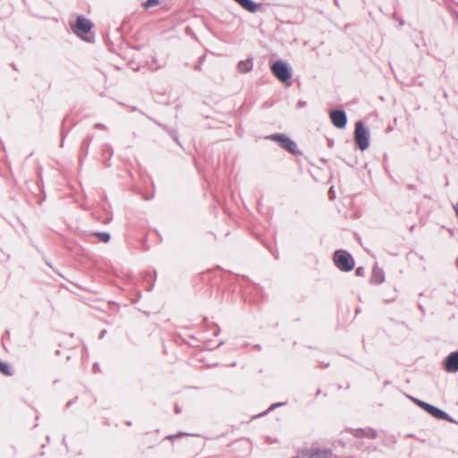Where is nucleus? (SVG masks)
Returning <instances> with one entry per match:
<instances>
[{"label": "nucleus", "instance_id": "1a4fd4ad", "mask_svg": "<svg viewBox=\"0 0 458 458\" xmlns=\"http://www.w3.org/2000/svg\"><path fill=\"white\" fill-rule=\"evenodd\" d=\"M330 118L334 125L337 128H344L346 125V115L343 111H333L330 114Z\"/></svg>", "mask_w": 458, "mask_h": 458}, {"label": "nucleus", "instance_id": "9d476101", "mask_svg": "<svg viewBox=\"0 0 458 458\" xmlns=\"http://www.w3.org/2000/svg\"><path fill=\"white\" fill-rule=\"evenodd\" d=\"M445 368L449 372H455L458 370V352H453L447 357Z\"/></svg>", "mask_w": 458, "mask_h": 458}, {"label": "nucleus", "instance_id": "ddd939ff", "mask_svg": "<svg viewBox=\"0 0 458 458\" xmlns=\"http://www.w3.org/2000/svg\"><path fill=\"white\" fill-rule=\"evenodd\" d=\"M99 238L102 242H107L110 239V236L107 233H99Z\"/></svg>", "mask_w": 458, "mask_h": 458}, {"label": "nucleus", "instance_id": "4468645a", "mask_svg": "<svg viewBox=\"0 0 458 458\" xmlns=\"http://www.w3.org/2000/svg\"><path fill=\"white\" fill-rule=\"evenodd\" d=\"M157 0H148L146 4H145V7L146 8H149L151 6H154V5H157Z\"/></svg>", "mask_w": 458, "mask_h": 458}, {"label": "nucleus", "instance_id": "f8f14e48", "mask_svg": "<svg viewBox=\"0 0 458 458\" xmlns=\"http://www.w3.org/2000/svg\"><path fill=\"white\" fill-rule=\"evenodd\" d=\"M0 371L5 375L11 374L9 366L6 363L1 362V361H0Z\"/></svg>", "mask_w": 458, "mask_h": 458}, {"label": "nucleus", "instance_id": "6e6552de", "mask_svg": "<svg viewBox=\"0 0 458 458\" xmlns=\"http://www.w3.org/2000/svg\"><path fill=\"white\" fill-rule=\"evenodd\" d=\"M331 453L327 450L310 448L302 451L297 458H330Z\"/></svg>", "mask_w": 458, "mask_h": 458}, {"label": "nucleus", "instance_id": "20e7f679", "mask_svg": "<svg viewBox=\"0 0 458 458\" xmlns=\"http://www.w3.org/2000/svg\"><path fill=\"white\" fill-rule=\"evenodd\" d=\"M272 72L275 76L281 81L285 82L290 80L292 73L289 66L283 61H276L273 64Z\"/></svg>", "mask_w": 458, "mask_h": 458}, {"label": "nucleus", "instance_id": "f03ea898", "mask_svg": "<svg viewBox=\"0 0 458 458\" xmlns=\"http://www.w3.org/2000/svg\"><path fill=\"white\" fill-rule=\"evenodd\" d=\"M335 263L339 269L344 271H351L354 267L352 257L344 250L335 251Z\"/></svg>", "mask_w": 458, "mask_h": 458}, {"label": "nucleus", "instance_id": "0eeeda50", "mask_svg": "<svg viewBox=\"0 0 458 458\" xmlns=\"http://www.w3.org/2000/svg\"><path fill=\"white\" fill-rule=\"evenodd\" d=\"M273 140L277 141L280 145L292 153H295L297 151V145L294 141H293L290 138L284 134H276L271 136Z\"/></svg>", "mask_w": 458, "mask_h": 458}, {"label": "nucleus", "instance_id": "f257e3e1", "mask_svg": "<svg viewBox=\"0 0 458 458\" xmlns=\"http://www.w3.org/2000/svg\"><path fill=\"white\" fill-rule=\"evenodd\" d=\"M92 27L93 24L89 20L79 16L76 20V23L72 27V30L74 33L83 40L91 42L93 39V37L90 34Z\"/></svg>", "mask_w": 458, "mask_h": 458}, {"label": "nucleus", "instance_id": "423d86ee", "mask_svg": "<svg viewBox=\"0 0 458 458\" xmlns=\"http://www.w3.org/2000/svg\"><path fill=\"white\" fill-rule=\"evenodd\" d=\"M411 400L418 405L420 406V408H422L423 410H425L427 412H428L430 415H432L433 417L437 418V419H446L447 418V414L439 410L438 408L431 405V404H428L425 402H422L419 399H416V398H411Z\"/></svg>", "mask_w": 458, "mask_h": 458}, {"label": "nucleus", "instance_id": "39448f33", "mask_svg": "<svg viewBox=\"0 0 458 458\" xmlns=\"http://www.w3.org/2000/svg\"><path fill=\"white\" fill-rule=\"evenodd\" d=\"M411 400L418 405L420 406V408H422L423 410H425L427 412H428L430 415H432L433 417L437 418V419H446L447 418V414L439 410L438 408L431 405V404H428L425 402H422L419 399H416V398H411Z\"/></svg>", "mask_w": 458, "mask_h": 458}, {"label": "nucleus", "instance_id": "9b49d317", "mask_svg": "<svg viewBox=\"0 0 458 458\" xmlns=\"http://www.w3.org/2000/svg\"><path fill=\"white\" fill-rule=\"evenodd\" d=\"M253 67V62L252 59H245L241 62H239L237 68L238 71L242 73L249 72Z\"/></svg>", "mask_w": 458, "mask_h": 458}, {"label": "nucleus", "instance_id": "7ed1b4c3", "mask_svg": "<svg viewBox=\"0 0 458 458\" xmlns=\"http://www.w3.org/2000/svg\"><path fill=\"white\" fill-rule=\"evenodd\" d=\"M355 141L360 150H365L369 148V132L364 128L363 123L361 122L356 123L355 125Z\"/></svg>", "mask_w": 458, "mask_h": 458}]
</instances>
